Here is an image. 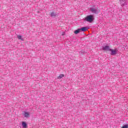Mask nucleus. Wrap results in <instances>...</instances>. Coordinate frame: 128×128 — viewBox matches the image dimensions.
<instances>
[{
	"label": "nucleus",
	"instance_id": "f257e3e1",
	"mask_svg": "<svg viewBox=\"0 0 128 128\" xmlns=\"http://www.w3.org/2000/svg\"><path fill=\"white\" fill-rule=\"evenodd\" d=\"M22 116L26 118H28L30 116V113L28 112L24 111L22 112Z\"/></svg>",
	"mask_w": 128,
	"mask_h": 128
},
{
	"label": "nucleus",
	"instance_id": "f03ea898",
	"mask_svg": "<svg viewBox=\"0 0 128 128\" xmlns=\"http://www.w3.org/2000/svg\"><path fill=\"white\" fill-rule=\"evenodd\" d=\"M85 20L88 22H92L94 20V16L92 15L88 16L86 18Z\"/></svg>",
	"mask_w": 128,
	"mask_h": 128
},
{
	"label": "nucleus",
	"instance_id": "7ed1b4c3",
	"mask_svg": "<svg viewBox=\"0 0 128 128\" xmlns=\"http://www.w3.org/2000/svg\"><path fill=\"white\" fill-rule=\"evenodd\" d=\"M110 54L111 56H116V54H118V49L116 48L115 49H110Z\"/></svg>",
	"mask_w": 128,
	"mask_h": 128
},
{
	"label": "nucleus",
	"instance_id": "20e7f679",
	"mask_svg": "<svg viewBox=\"0 0 128 128\" xmlns=\"http://www.w3.org/2000/svg\"><path fill=\"white\" fill-rule=\"evenodd\" d=\"M102 50H104L105 52H110V48L108 46H103L102 48Z\"/></svg>",
	"mask_w": 128,
	"mask_h": 128
},
{
	"label": "nucleus",
	"instance_id": "39448f33",
	"mask_svg": "<svg viewBox=\"0 0 128 128\" xmlns=\"http://www.w3.org/2000/svg\"><path fill=\"white\" fill-rule=\"evenodd\" d=\"M22 128H28V124H26V122L23 121L22 122Z\"/></svg>",
	"mask_w": 128,
	"mask_h": 128
},
{
	"label": "nucleus",
	"instance_id": "423d86ee",
	"mask_svg": "<svg viewBox=\"0 0 128 128\" xmlns=\"http://www.w3.org/2000/svg\"><path fill=\"white\" fill-rule=\"evenodd\" d=\"M120 4L122 6H126L128 4L124 2V0H120Z\"/></svg>",
	"mask_w": 128,
	"mask_h": 128
},
{
	"label": "nucleus",
	"instance_id": "0eeeda50",
	"mask_svg": "<svg viewBox=\"0 0 128 128\" xmlns=\"http://www.w3.org/2000/svg\"><path fill=\"white\" fill-rule=\"evenodd\" d=\"M90 10L92 14H98V10L96 8H90Z\"/></svg>",
	"mask_w": 128,
	"mask_h": 128
},
{
	"label": "nucleus",
	"instance_id": "6e6552de",
	"mask_svg": "<svg viewBox=\"0 0 128 128\" xmlns=\"http://www.w3.org/2000/svg\"><path fill=\"white\" fill-rule=\"evenodd\" d=\"M80 32H86L88 30L87 27H82L80 28Z\"/></svg>",
	"mask_w": 128,
	"mask_h": 128
},
{
	"label": "nucleus",
	"instance_id": "1a4fd4ad",
	"mask_svg": "<svg viewBox=\"0 0 128 128\" xmlns=\"http://www.w3.org/2000/svg\"><path fill=\"white\" fill-rule=\"evenodd\" d=\"M80 32H81L80 29L78 28L74 32V34H80Z\"/></svg>",
	"mask_w": 128,
	"mask_h": 128
},
{
	"label": "nucleus",
	"instance_id": "9d476101",
	"mask_svg": "<svg viewBox=\"0 0 128 128\" xmlns=\"http://www.w3.org/2000/svg\"><path fill=\"white\" fill-rule=\"evenodd\" d=\"M17 38L18 40L24 41V38H22V35L17 36Z\"/></svg>",
	"mask_w": 128,
	"mask_h": 128
},
{
	"label": "nucleus",
	"instance_id": "9b49d317",
	"mask_svg": "<svg viewBox=\"0 0 128 128\" xmlns=\"http://www.w3.org/2000/svg\"><path fill=\"white\" fill-rule=\"evenodd\" d=\"M64 76V74H60L59 76L58 77V80H60V78H62Z\"/></svg>",
	"mask_w": 128,
	"mask_h": 128
},
{
	"label": "nucleus",
	"instance_id": "f8f14e48",
	"mask_svg": "<svg viewBox=\"0 0 128 128\" xmlns=\"http://www.w3.org/2000/svg\"><path fill=\"white\" fill-rule=\"evenodd\" d=\"M50 16L52 18H54V16H56V14L54 13V12H51Z\"/></svg>",
	"mask_w": 128,
	"mask_h": 128
},
{
	"label": "nucleus",
	"instance_id": "ddd939ff",
	"mask_svg": "<svg viewBox=\"0 0 128 128\" xmlns=\"http://www.w3.org/2000/svg\"><path fill=\"white\" fill-rule=\"evenodd\" d=\"M122 128H128V124H126L124 125Z\"/></svg>",
	"mask_w": 128,
	"mask_h": 128
},
{
	"label": "nucleus",
	"instance_id": "4468645a",
	"mask_svg": "<svg viewBox=\"0 0 128 128\" xmlns=\"http://www.w3.org/2000/svg\"><path fill=\"white\" fill-rule=\"evenodd\" d=\"M62 36H64V32H63L62 33Z\"/></svg>",
	"mask_w": 128,
	"mask_h": 128
}]
</instances>
